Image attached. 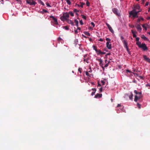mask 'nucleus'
<instances>
[{
	"instance_id": "1",
	"label": "nucleus",
	"mask_w": 150,
	"mask_h": 150,
	"mask_svg": "<svg viewBox=\"0 0 150 150\" xmlns=\"http://www.w3.org/2000/svg\"><path fill=\"white\" fill-rule=\"evenodd\" d=\"M140 11H137L136 9H133L132 11L129 12V17H130L131 16L134 18L138 17V13Z\"/></svg>"
},
{
	"instance_id": "2",
	"label": "nucleus",
	"mask_w": 150,
	"mask_h": 150,
	"mask_svg": "<svg viewBox=\"0 0 150 150\" xmlns=\"http://www.w3.org/2000/svg\"><path fill=\"white\" fill-rule=\"evenodd\" d=\"M26 2L27 4L31 5H35L36 4V3L33 0H27Z\"/></svg>"
},
{
	"instance_id": "3",
	"label": "nucleus",
	"mask_w": 150,
	"mask_h": 150,
	"mask_svg": "<svg viewBox=\"0 0 150 150\" xmlns=\"http://www.w3.org/2000/svg\"><path fill=\"white\" fill-rule=\"evenodd\" d=\"M112 11L117 16H120V14L118 12V10L117 9L114 8L112 9Z\"/></svg>"
},
{
	"instance_id": "4",
	"label": "nucleus",
	"mask_w": 150,
	"mask_h": 150,
	"mask_svg": "<svg viewBox=\"0 0 150 150\" xmlns=\"http://www.w3.org/2000/svg\"><path fill=\"white\" fill-rule=\"evenodd\" d=\"M139 48H142L144 51H145L147 50L148 48L145 43L142 44Z\"/></svg>"
},
{
	"instance_id": "5",
	"label": "nucleus",
	"mask_w": 150,
	"mask_h": 150,
	"mask_svg": "<svg viewBox=\"0 0 150 150\" xmlns=\"http://www.w3.org/2000/svg\"><path fill=\"white\" fill-rule=\"evenodd\" d=\"M89 60V57L88 56L87 54H85L84 56L83 60L85 62H86L87 63H88V61Z\"/></svg>"
},
{
	"instance_id": "6",
	"label": "nucleus",
	"mask_w": 150,
	"mask_h": 150,
	"mask_svg": "<svg viewBox=\"0 0 150 150\" xmlns=\"http://www.w3.org/2000/svg\"><path fill=\"white\" fill-rule=\"evenodd\" d=\"M50 18H52L53 19L54 24H55L57 25L58 24L57 20V19L55 18L54 16H50Z\"/></svg>"
},
{
	"instance_id": "7",
	"label": "nucleus",
	"mask_w": 150,
	"mask_h": 150,
	"mask_svg": "<svg viewBox=\"0 0 150 150\" xmlns=\"http://www.w3.org/2000/svg\"><path fill=\"white\" fill-rule=\"evenodd\" d=\"M106 25L108 27L109 30L112 33H113L114 32V30L112 29L111 26L107 23H106Z\"/></svg>"
},
{
	"instance_id": "8",
	"label": "nucleus",
	"mask_w": 150,
	"mask_h": 150,
	"mask_svg": "<svg viewBox=\"0 0 150 150\" xmlns=\"http://www.w3.org/2000/svg\"><path fill=\"white\" fill-rule=\"evenodd\" d=\"M141 96H138L136 95L135 96V98L134 99V101L137 102L138 99H141Z\"/></svg>"
},
{
	"instance_id": "9",
	"label": "nucleus",
	"mask_w": 150,
	"mask_h": 150,
	"mask_svg": "<svg viewBox=\"0 0 150 150\" xmlns=\"http://www.w3.org/2000/svg\"><path fill=\"white\" fill-rule=\"evenodd\" d=\"M97 60L99 62V65H100L101 66L102 68H103V69H104V67H103V64L102 63L103 62V60L101 59H98Z\"/></svg>"
},
{
	"instance_id": "10",
	"label": "nucleus",
	"mask_w": 150,
	"mask_h": 150,
	"mask_svg": "<svg viewBox=\"0 0 150 150\" xmlns=\"http://www.w3.org/2000/svg\"><path fill=\"white\" fill-rule=\"evenodd\" d=\"M106 47L108 49H110L112 48L111 43L108 42H107L106 43Z\"/></svg>"
},
{
	"instance_id": "11",
	"label": "nucleus",
	"mask_w": 150,
	"mask_h": 150,
	"mask_svg": "<svg viewBox=\"0 0 150 150\" xmlns=\"http://www.w3.org/2000/svg\"><path fill=\"white\" fill-rule=\"evenodd\" d=\"M143 57L145 60L150 63V59L147 57L146 55H143Z\"/></svg>"
},
{
	"instance_id": "12",
	"label": "nucleus",
	"mask_w": 150,
	"mask_h": 150,
	"mask_svg": "<svg viewBox=\"0 0 150 150\" xmlns=\"http://www.w3.org/2000/svg\"><path fill=\"white\" fill-rule=\"evenodd\" d=\"M69 13H66L63 14V18L66 19L67 18H69Z\"/></svg>"
},
{
	"instance_id": "13",
	"label": "nucleus",
	"mask_w": 150,
	"mask_h": 150,
	"mask_svg": "<svg viewBox=\"0 0 150 150\" xmlns=\"http://www.w3.org/2000/svg\"><path fill=\"white\" fill-rule=\"evenodd\" d=\"M136 27L138 31L140 32L142 30V28L139 24H137L136 25Z\"/></svg>"
},
{
	"instance_id": "14",
	"label": "nucleus",
	"mask_w": 150,
	"mask_h": 150,
	"mask_svg": "<svg viewBox=\"0 0 150 150\" xmlns=\"http://www.w3.org/2000/svg\"><path fill=\"white\" fill-rule=\"evenodd\" d=\"M102 94H101L97 93L95 96V98H99L102 97Z\"/></svg>"
},
{
	"instance_id": "15",
	"label": "nucleus",
	"mask_w": 150,
	"mask_h": 150,
	"mask_svg": "<svg viewBox=\"0 0 150 150\" xmlns=\"http://www.w3.org/2000/svg\"><path fill=\"white\" fill-rule=\"evenodd\" d=\"M122 42L124 45V46L125 47L128 46V44L126 40H123L122 41Z\"/></svg>"
},
{
	"instance_id": "16",
	"label": "nucleus",
	"mask_w": 150,
	"mask_h": 150,
	"mask_svg": "<svg viewBox=\"0 0 150 150\" xmlns=\"http://www.w3.org/2000/svg\"><path fill=\"white\" fill-rule=\"evenodd\" d=\"M134 93L137 95H138V96H141L142 93L141 92H138L137 90L134 91Z\"/></svg>"
},
{
	"instance_id": "17",
	"label": "nucleus",
	"mask_w": 150,
	"mask_h": 150,
	"mask_svg": "<svg viewBox=\"0 0 150 150\" xmlns=\"http://www.w3.org/2000/svg\"><path fill=\"white\" fill-rule=\"evenodd\" d=\"M141 38L144 39L145 40H148V39L146 38L144 35H142L141 36Z\"/></svg>"
},
{
	"instance_id": "18",
	"label": "nucleus",
	"mask_w": 150,
	"mask_h": 150,
	"mask_svg": "<svg viewBox=\"0 0 150 150\" xmlns=\"http://www.w3.org/2000/svg\"><path fill=\"white\" fill-rule=\"evenodd\" d=\"M68 23H69L71 24L72 25H74V23L73 22V21L71 20H69L68 21Z\"/></svg>"
},
{
	"instance_id": "19",
	"label": "nucleus",
	"mask_w": 150,
	"mask_h": 150,
	"mask_svg": "<svg viewBox=\"0 0 150 150\" xmlns=\"http://www.w3.org/2000/svg\"><path fill=\"white\" fill-rule=\"evenodd\" d=\"M136 44L139 47H140L142 45L141 42L139 41L137 42Z\"/></svg>"
},
{
	"instance_id": "20",
	"label": "nucleus",
	"mask_w": 150,
	"mask_h": 150,
	"mask_svg": "<svg viewBox=\"0 0 150 150\" xmlns=\"http://www.w3.org/2000/svg\"><path fill=\"white\" fill-rule=\"evenodd\" d=\"M74 22L75 23H76V25L77 26V27H78V25H79V22H78V21L76 20V19H75L74 20Z\"/></svg>"
},
{
	"instance_id": "21",
	"label": "nucleus",
	"mask_w": 150,
	"mask_h": 150,
	"mask_svg": "<svg viewBox=\"0 0 150 150\" xmlns=\"http://www.w3.org/2000/svg\"><path fill=\"white\" fill-rule=\"evenodd\" d=\"M96 52L97 53V54L98 55H99L101 54V51L100 50H97V51H96Z\"/></svg>"
},
{
	"instance_id": "22",
	"label": "nucleus",
	"mask_w": 150,
	"mask_h": 150,
	"mask_svg": "<svg viewBox=\"0 0 150 150\" xmlns=\"http://www.w3.org/2000/svg\"><path fill=\"white\" fill-rule=\"evenodd\" d=\"M140 8V7L138 5H137L134 8V9H139Z\"/></svg>"
},
{
	"instance_id": "23",
	"label": "nucleus",
	"mask_w": 150,
	"mask_h": 150,
	"mask_svg": "<svg viewBox=\"0 0 150 150\" xmlns=\"http://www.w3.org/2000/svg\"><path fill=\"white\" fill-rule=\"evenodd\" d=\"M133 94L132 93H131V95H130L129 96V99L130 100H132V98H133Z\"/></svg>"
},
{
	"instance_id": "24",
	"label": "nucleus",
	"mask_w": 150,
	"mask_h": 150,
	"mask_svg": "<svg viewBox=\"0 0 150 150\" xmlns=\"http://www.w3.org/2000/svg\"><path fill=\"white\" fill-rule=\"evenodd\" d=\"M38 2L40 4H42L43 6H44L45 4L43 3V2L41 0H39L38 1Z\"/></svg>"
},
{
	"instance_id": "25",
	"label": "nucleus",
	"mask_w": 150,
	"mask_h": 150,
	"mask_svg": "<svg viewBox=\"0 0 150 150\" xmlns=\"http://www.w3.org/2000/svg\"><path fill=\"white\" fill-rule=\"evenodd\" d=\"M85 4V3L83 2H80V5L79 6V5H78L79 6H80L81 8H83V6Z\"/></svg>"
},
{
	"instance_id": "26",
	"label": "nucleus",
	"mask_w": 150,
	"mask_h": 150,
	"mask_svg": "<svg viewBox=\"0 0 150 150\" xmlns=\"http://www.w3.org/2000/svg\"><path fill=\"white\" fill-rule=\"evenodd\" d=\"M131 32L133 34V37L134 38H136V34H134V31L133 30H131Z\"/></svg>"
},
{
	"instance_id": "27",
	"label": "nucleus",
	"mask_w": 150,
	"mask_h": 150,
	"mask_svg": "<svg viewBox=\"0 0 150 150\" xmlns=\"http://www.w3.org/2000/svg\"><path fill=\"white\" fill-rule=\"evenodd\" d=\"M84 33L86 35H87V36H90V34L88 32H84Z\"/></svg>"
},
{
	"instance_id": "28",
	"label": "nucleus",
	"mask_w": 150,
	"mask_h": 150,
	"mask_svg": "<svg viewBox=\"0 0 150 150\" xmlns=\"http://www.w3.org/2000/svg\"><path fill=\"white\" fill-rule=\"evenodd\" d=\"M93 50H94L96 52L97 51V50L98 49H97V47L96 46L93 45Z\"/></svg>"
},
{
	"instance_id": "29",
	"label": "nucleus",
	"mask_w": 150,
	"mask_h": 150,
	"mask_svg": "<svg viewBox=\"0 0 150 150\" xmlns=\"http://www.w3.org/2000/svg\"><path fill=\"white\" fill-rule=\"evenodd\" d=\"M106 40L108 41L107 42H110V43H111V42H110L111 40L110 38H106Z\"/></svg>"
},
{
	"instance_id": "30",
	"label": "nucleus",
	"mask_w": 150,
	"mask_h": 150,
	"mask_svg": "<svg viewBox=\"0 0 150 150\" xmlns=\"http://www.w3.org/2000/svg\"><path fill=\"white\" fill-rule=\"evenodd\" d=\"M63 28H64L66 30H68L69 28L67 26H64L63 27Z\"/></svg>"
},
{
	"instance_id": "31",
	"label": "nucleus",
	"mask_w": 150,
	"mask_h": 150,
	"mask_svg": "<svg viewBox=\"0 0 150 150\" xmlns=\"http://www.w3.org/2000/svg\"><path fill=\"white\" fill-rule=\"evenodd\" d=\"M85 74L86 76H88L89 77H91V76L89 75V73H88V71H86V73H85Z\"/></svg>"
},
{
	"instance_id": "32",
	"label": "nucleus",
	"mask_w": 150,
	"mask_h": 150,
	"mask_svg": "<svg viewBox=\"0 0 150 150\" xmlns=\"http://www.w3.org/2000/svg\"><path fill=\"white\" fill-rule=\"evenodd\" d=\"M142 27H143V28H144L146 30L147 28L145 26V24H142Z\"/></svg>"
},
{
	"instance_id": "33",
	"label": "nucleus",
	"mask_w": 150,
	"mask_h": 150,
	"mask_svg": "<svg viewBox=\"0 0 150 150\" xmlns=\"http://www.w3.org/2000/svg\"><path fill=\"white\" fill-rule=\"evenodd\" d=\"M82 70V68H79L78 69V71L80 73H81Z\"/></svg>"
},
{
	"instance_id": "34",
	"label": "nucleus",
	"mask_w": 150,
	"mask_h": 150,
	"mask_svg": "<svg viewBox=\"0 0 150 150\" xmlns=\"http://www.w3.org/2000/svg\"><path fill=\"white\" fill-rule=\"evenodd\" d=\"M69 14H70V15L71 16H74V14L72 12H69Z\"/></svg>"
},
{
	"instance_id": "35",
	"label": "nucleus",
	"mask_w": 150,
	"mask_h": 150,
	"mask_svg": "<svg viewBox=\"0 0 150 150\" xmlns=\"http://www.w3.org/2000/svg\"><path fill=\"white\" fill-rule=\"evenodd\" d=\"M125 48H126V50H127L128 52V53L129 54H130V52H129V50L128 46H127V47H125Z\"/></svg>"
},
{
	"instance_id": "36",
	"label": "nucleus",
	"mask_w": 150,
	"mask_h": 150,
	"mask_svg": "<svg viewBox=\"0 0 150 150\" xmlns=\"http://www.w3.org/2000/svg\"><path fill=\"white\" fill-rule=\"evenodd\" d=\"M137 106L139 109L141 108V105L139 103H137Z\"/></svg>"
},
{
	"instance_id": "37",
	"label": "nucleus",
	"mask_w": 150,
	"mask_h": 150,
	"mask_svg": "<svg viewBox=\"0 0 150 150\" xmlns=\"http://www.w3.org/2000/svg\"><path fill=\"white\" fill-rule=\"evenodd\" d=\"M81 16H82V18H83V19H86V16H85L84 15H81Z\"/></svg>"
},
{
	"instance_id": "38",
	"label": "nucleus",
	"mask_w": 150,
	"mask_h": 150,
	"mask_svg": "<svg viewBox=\"0 0 150 150\" xmlns=\"http://www.w3.org/2000/svg\"><path fill=\"white\" fill-rule=\"evenodd\" d=\"M86 4L87 6H89L90 5L89 2L88 1H87L86 3Z\"/></svg>"
},
{
	"instance_id": "39",
	"label": "nucleus",
	"mask_w": 150,
	"mask_h": 150,
	"mask_svg": "<svg viewBox=\"0 0 150 150\" xmlns=\"http://www.w3.org/2000/svg\"><path fill=\"white\" fill-rule=\"evenodd\" d=\"M75 12H79V11L77 10L76 9H74L73 10Z\"/></svg>"
},
{
	"instance_id": "40",
	"label": "nucleus",
	"mask_w": 150,
	"mask_h": 150,
	"mask_svg": "<svg viewBox=\"0 0 150 150\" xmlns=\"http://www.w3.org/2000/svg\"><path fill=\"white\" fill-rule=\"evenodd\" d=\"M79 23L81 25H83V23L82 20L80 21Z\"/></svg>"
},
{
	"instance_id": "41",
	"label": "nucleus",
	"mask_w": 150,
	"mask_h": 150,
	"mask_svg": "<svg viewBox=\"0 0 150 150\" xmlns=\"http://www.w3.org/2000/svg\"><path fill=\"white\" fill-rule=\"evenodd\" d=\"M46 5L47 6L49 7H51V6L50 5V4L49 3H46Z\"/></svg>"
},
{
	"instance_id": "42",
	"label": "nucleus",
	"mask_w": 150,
	"mask_h": 150,
	"mask_svg": "<svg viewBox=\"0 0 150 150\" xmlns=\"http://www.w3.org/2000/svg\"><path fill=\"white\" fill-rule=\"evenodd\" d=\"M91 25L93 26V27H94V26H95V25L93 22H91Z\"/></svg>"
},
{
	"instance_id": "43",
	"label": "nucleus",
	"mask_w": 150,
	"mask_h": 150,
	"mask_svg": "<svg viewBox=\"0 0 150 150\" xmlns=\"http://www.w3.org/2000/svg\"><path fill=\"white\" fill-rule=\"evenodd\" d=\"M42 11L44 12H45V13H47V12L48 11H47V10H45V9H43L42 10Z\"/></svg>"
},
{
	"instance_id": "44",
	"label": "nucleus",
	"mask_w": 150,
	"mask_h": 150,
	"mask_svg": "<svg viewBox=\"0 0 150 150\" xmlns=\"http://www.w3.org/2000/svg\"><path fill=\"white\" fill-rule=\"evenodd\" d=\"M99 91L100 92H101L103 91V88L102 87L100 88L99 89Z\"/></svg>"
},
{
	"instance_id": "45",
	"label": "nucleus",
	"mask_w": 150,
	"mask_h": 150,
	"mask_svg": "<svg viewBox=\"0 0 150 150\" xmlns=\"http://www.w3.org/2000/svg\"><path fill=\"white\" fill-rule=\"evenodd\" d=\"M141 21L140 18H139L137 21V23H139Z\"/></svg>"
},
{
	"instance_id": "46",
	"label": "nucleus",
	"mask_w": 150,
	"mask_h": 150,
	"mask_svg": "<svg viewBox=\"0 0 150 150\" xmlns=\"http://www.w3.org/2000/svg\"><path fill=\"white\" fill-rule=\"evenodd\" d=\"M136 41H137V42H138V41H139V38H136Z\"/></svg>"
},
{
	"instance_id": "47",
	"label": "nucleus",
	"mask_w": 150,
	"mask_h": 150,
	"mask_svg": "<svg viewBox=\"0 0 150 150\" xmlns=\"http://www.w3.org/2000/svg\"><path fill=\"white\" fill-rule=\"evenodd\" d=\"M101 82L102 83V85H103L105 84V82L103 81H101Z\"/></svg>"
},
{
	"instance_id": "48",
	"label": "nucleus",
	"mask_w": 150,
	"mask_h": 150,
	"mask_svg": "<svg viewBox=\"0 0 150 150\" xmlns=\"http://www.w3.org/2000/svg\"><path fill=\"white\" fill-rule=\"evenodd\" d=\"M108 66V63H107L105 65L104 67H107Z\"/></svg>"
},
{
	"instance_id": "49",
	"label": "nucleus",
	"mask_w": 150,
	"mask_h": 150,
	"mask_svg": "<svg viewBox=\"0 0 150 150\" xmlns=\"http://www.w3.org/2000/svg\"><path fill=\"white\" fill-rule=\"evenodd\" d=\"M92 90L94 91V92H96V88H92Z\"/></svg>"
},
{
	"instance_id": "50",
	"label": "nucleus",
	"mask_w": 150,
	"mask_h": 150,
	"mask_svg": "<svg viewBox=\"0 0 150 150\" xmlns=\"http://www.w3.org/2000/svg\"><path fill=\"white\" fill-rule=\"evenodd\" d=\"M96 92H93L92 93H91V95L92 96H93L95 93Z\"/></svg>"
},
{
	"instance_id": "51",
	"label": "nucleus",
	"mask_w": 150,
	"mask_h": 150,
	"mask_svg": "<svg viewBox=\"0 0 150 150\" xmlns=\"http://www.w3.org/2000/svg\"><path fill=\"white\" fill-rule=\"evenodd\" d=\"M62 40V38H60V37H59L58 38V40L59 41L61 40Z\"/></svg>"
},
{
	"instance_id": "52",
	"label": "nucleus",
	"mask_w": 150,
	"mask_h": 150,
	"mask_svg": "<svg viewBox=\"0 0 150 150\" xmlns=\"http://www.w3.org/2000/svg\"><path fill=\"white\" fill-rule=\"evenodd\" d=\"M149 4V2H147L145 4V6H148Z\"/></svg>"
},
{
	"instance_id": "53",
	"label": "nucleus",
	"mask_w": 150,
	"mask_h": 150,
	"mask_svg": "<svg viewBox=\"0 0 150 150\" xmlns=\"http://www.w3.org/2000/svg\"><path fill=\"white\" fill-rule=\"evenodd\" d=\"M120 39L121 40H122L124 39V38L122 36L120 37Z\"/></svg>"
},
{
	"instance_id": "54",
	"label": "nucleus",
	"mask_w": 150,
	"mask_h": 150,
	"mask_svg": "<svg viewBox=\"0 0 150 150\" xmlns=\"http://www.w3.org/2000/svg\"><path fill=\"white\" fill-rule=\"evenodd\" d=\"M105 54V52H101V54Z\"/></svg>"
},
{
	"instance_id": "55",
	"label": "nucleus",
	"mask_w": 150,
	"mask_h": 150,
	"mask_svg": "<svg viewBox=\"0 0 150 150\" xmlns=\"http://www.w3.org/2000/svg\"><path fill=\"white\" fill-rule=\"evenodd\" d=\"M98 40L99 41H103V39H102V38H100L99 40Z\"/></svg>"
},
{
	"instance_id": "56",
	"label": "nucleus",
	"mask_w": 150,
	"mask_h": 150,
	"mask_svg": "<svg viewBox=\"0 0 150 150\" xmlns=\"http://www.w3.org/2000/svg\"><path fill=\"white\" fill-rule=\"evenodd\" d=\"M126 71L127 72H131V71L129 70H126Z\"/></svg>"
},
{
	"instance_id": "57",
	"label": "nucleus",
	"mask_w": 150,
	"mask_h": 150,
	"mask_svg": "<svg viewBox=\"0 0 150 150\" xmlns=\"http://www.w3.org/2000/svg\"><path fill=\"white\" fill-rule=\"evenodd\" d=\"M101 86V85L99 83V82H98V85L97 86L99 87V86Z\"/></svg>"
},
{
	"instance_id": "58",
	"label": "nucleus",
	"mask_w": 150,
	"mask_h": 150,
	"mask_svg": "<svg viewBox=\"0 0 150 150\" xmlns=\"http://www.w3.org/2000/svg\"><path fill=\"white\" fill-rule=\"evenodd\" d=\"M146 87L150 86V84L148 83L147 84H146Z\"/></svg>"
},
{
	"instance_id": "59",
	"label": "nucleus",
	"mask_w": 150,
	"mask_h": 150,
	"mask_svg": "<svg viewBox=\"0 0 150 150\" xmlns=\"http://www.w3.org/2000/svg\"><path fill=\"white\" fill-rule=\"evenodd\" d=\"M74 32L76 34H77L78 33V31L77 30H74Z\"/></svg>"
},
{
	"instance_id": "60",
	"label": "nucleus",
	"mask_w": 150,
	"mask_h": 150,
	"mask_svg": "<svg viewBox=\"0 0 150 150\" xmlns=\"http://www.w3.org/2000/svg\"><path fill=\"white\" fill-rule=\"evenodd\" d=\"M111 54V53H108L106 55H110Z\"/></svg>"
},
{
	"instance_id": "61",
	"label": "nucleus",
	"mask_w": 150,
	"mask_h": 150,
	"mask_svg": "<svg viewBox=\"0 0 150 150\" xmlns=\"http://www.w3.org/2000/svg\"><path fill=\"white\" fill-rule=\"evenodd\" d=\"M133 74H134V75L135 76H138V74L137 73H133Z\"/></svg>"
},
{
	"instance_id": "62",
	"label": "nucleus",
	"mask_w": 150,
	"mask_h": 150,
	"mask_svg": "<svg viewBox=\"0 0 150 150\" xmlns=\"http://www.w3.org/2000/svg\"><path fill=\"white\" fill-rule=\"evenodd\" d=\"M140 19L142 21H144V19L142 18H140Z\"/></svg>"
},
{
	"instance_id": "63",
	"label": "nucleus",
	"mask_w": 150,
	"mask_h": 150,
	"mask_svg": "<svg viewBox=\"0 0 150 150\" xmlns=\"http://www.w3.org/2000/svg\"><path fill=\"white\" fill-rule=\"evenodd\" d=\"M129 26L130 27H131L132 28H134V25H132V26Z\"/></svg>"
},
{
	"instance_id": "64",
	"label": "nucleus",
	"mask_w": 150,
	"mask_h": 150,
	"mask_svg": "<svg viewBox=\"0 0 150 150\" xmlns=\"http://www.w3.org/2000/svg\"><path fill=\"white\" fill-rule=\"evenodd\" d=\"M121 105L120 104H118V105H117V107H120V106Z\"/></svg>"
}]
</instances>
